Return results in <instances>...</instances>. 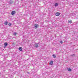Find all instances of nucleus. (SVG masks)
<instances>
[{
	"label": "nucleus",
	"instance_id": "nucleus-1",
	"mask_svg": "<svg viewBox=\"0 0 78 78\" xmlns=\"http://www.w3.org/2000/svg\"><path fill=\"white\" fill-rule=\"evenodd\" d=\"M16 14V11L14 10L12 11L11 13V14H12V16H13V15H14V14Z\"/></svg>",
	"mask_w": 78,
	"mask_h": 78
},
{
	"label": "nucleus",
	"instance_id": "nucleus-2",
	"mask_svg": "<svg viewBox=\"0 0 78 78\" xmlns=\"http://www.w3.org/2000/svg\"><path fill=\"white\" fill-rule=\"evenodd\" d=\"M60 13L59 12H56L55 13V15L56 16H60Z\"/></svg>",
	"mask_w": 78,
	"mask_h": 78
},
{
	"label": "nucleus",
	"instance_id": "nucleus-3",
	"mask_svg": "<svg viewBox=\"0 0 78 78\" xmlns=\"http://www.w3.org/2000/svg\"><path fill=\"white\" fill-rule=\"evenodd\" d=\"M38 27H39V25H38V24H35L34 25V27L36 29L37 28H38Z\"/></svg>",
	"mask_w": 78,
	"mask_h": 78
},
{
	"label": "nucleus",
	"instance_id": "nucleus-4",
	"mask_svg": "<svg viewBox=\"0 0 78 78\" xmlns=\"http://www.w3.org/2000/svg\"><path fill=\"white\" fill-rule=\"evenodd\" d=\"M4 45H5V47H4L5 48V47H6V46H8V43L5 42L4 43Z\"/></svg>",
	"mask_w": 78,
	"mask_h": 78
},
{
	"label": "nucleus",
	"instance_id": "nucleus-5",
	"mask_svg": "<svg viewBox=\"0 0 78 78\" xmlns=\"http://www.w3.org/2000/svg\"><path fill=\"white\" fill-rule=\"evenodd\" d=\"M67 70L69 72H71L72 71V69L70 68H67Z\"/></svg>",
	"mask_w": 78,
	"mask_h": 78
},
{
	"label": "nucleus",
	"instance_id": "nucleus-6",
	"mask_svg": "<svg viewBox=\"0 0 78 78\" xmlns=\"http://www.w3.org/2000/svg\"><path fill=\"white\" fill-rule=\"evenodd\" d=\"M53 64V61H51L50 62V65H51V66H52Z\"/></svg>",
	"mask_w": 78,
	"mask_h": 78
},
{
	"label": "nucleus",
	"instance_id": "nucleus-7",
	"mask_svg": "<svg viewBox=\"0 0 78 78\" xmlns=\"http://www.w3.org/2000/svg\"><path fill=\"white\" fill-rule=\"evenodd\" d=\"M8 21H5L4 23V24L5 25H8Z\"/></svg>",
	"mask_w": 78,
	"mask_h": 78
},
{
	"label": "nucleus",
	"instance_id": "nucleus-8",
	"mask_svg": "<svg viewBox=\"0 0 78 78\" xmlns=\"http://www.w3.org/2000/svg\"><path fill=\"white\" fill-rule=\"evenodd\" d=\"M19 50L20 51H22V47H20L19 48Z\"/></svg>",
	"mask_w": 78,
	"mask_h": 78
},
{
	"label": "nucleus",
	"instance_id": "nucleus-9",
	"mask_svg": "<svg viewBox=\"0 0 78 78\" xmlns=\"http://www.w3.org/2000/svg\"><path fill=\"white\" fill-rule=\"evenodd\" d=\"M35 47H36V48H37L38 47V44H36L34 46Z\"/></svg>",
	"mask_w": 78,
	"mask_h": 78
},
{
	"label": "nucleus",
	"instance_id": "nucleus-10",
	"mask_svg": "<svg viewBox=\"0 0 78 78\" xmlns=\"http://www.w3.org/2000/svg\"><path fill=\"white\" fill-rule=\"evenodd\" d=\"M16 34H17V33L16 32H14L13 33V35L14 36H16Z\"/></svg>",
	"mask_w": 78,
	"mask_h": 78
},
{
	"label": "nucleus",
	"instance_id": "nucleus-11",
	"mask_svg": "<svg viewBox=\"0 0 78 78\" xmlns=\"http://www.w3.org/2000/svg\"><path fill=\"white\" fill-rule=\"evenodd\" d=\"M52 56L53 58H56V55H54V54Z\"/></svg>",
	"mask_w": 78,
	"mask_h": 78
},
{
	"label": "nucleus",
	"instance_id": "nucleus-12",
	"mask_svg": "<svg viewBox=\"0 0 78 78\" xmlns=\"http://www.w3.org/2000/svg\"><path fill=\"white\" fill-rule=\"evenodd\" d=\"M55 6H58V4L56 3L55 5Z\"/></svg>",
	"mask_w": 78,
	"mask_h": 78
},
{
	"label": "nucleus",
	"instance_id": "nucleus-13",
	"mask_svg": "<svg viewBox=\"0 0 78 78\" xmlns=\"http://www.w3.org/2000/svg\"><path fill=\"white\" fill-rule=\"evenodd\" d=\"M8 25H9V27H10V26H11L12 24H11V23H9Z\"/></svg>",
	"mask_w": 78,
	"mask_h": 78
},
{
	"label": "nucleus",
	"instance_id": "nucleus-14",
	"mask_svg": "<svg viewBox=\"0 0 78 78\" xmlns=\"http://www.w3.org/2000/svg\"><path fill=\"white\" fill-rule=\"evenodd\" d=\"M68 22L69 23H71L72 22V21H68Z\"/></svg>",
	"mask_w": 78,
	"mask_h": 78
},
{
	"label": "nucleus",
	"instance_id": "nucleus-15",
	"mask_svg": "<svg viewBox=\"0 0 78 78\" xmlns=\"http://www.w3.org/2000/svg\"><path fill=\"white\" fill-rule=\"evenodd\" d=\"M62 43H63V42H62V41H60V44H62Z\"/></svg>",
	"mask_w": 78,
	"mask_h": 78
},
{
	"label": "nucleus",
	"instance_id": "nucleus-16",
	"mask_svg": "<svg viewBox=\"0 0 78 78\" xmlns=\"http://www.w3.org/2000/svg\"><path fill=\"white\" fill-rule=\"evenodd\" d=\"M75 56V54H73L72 55H71L72 56Z\"/></svg>",
	"mask_w": 78,
	"mask_h": 78
},
{
	"label": "nucleus",
	"instance_id": "nucleus-17",
	"mask_svg": "<svg viewBox=\"0 0 78 78\" xmlns=\"http://www.w3.org/2000/svg\"><path fill=\"white\" fill-rule=\"evenodd\" d=\"M27 73H28V74H30V72H27Z\"/></svg>",
	"mask_w": 78,
	"mask_h": 78
},
{
	"label": "nucleus",
	"instance_id": "nucleus-18",
	"mask_svg": "<svg viewBox=\"0 0 78 78\" xmlns=\"http://www.w3.org/2000/svg\"><path fill=\"white\" fill-rule=\"evenodd\" d=\"M13 44H14L13 43Z\"/></svg>",
	"mask_w": 78,
	"mask_h": 78
}]
</instances>
